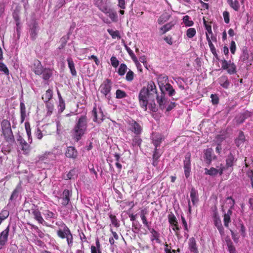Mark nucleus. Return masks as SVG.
I'll return each mask as SVG.
<instances>
[{
    "label": "nucleus",
    "mask_w": 253,
    "mask_h": 253,
    "mask_svg": "<svg viewBox=\"0 0 253 253\" xmlns=\"http://www.w3.org/2000/svg\"><path fill=\"white\" fill-rule=\"evenodd\" d=\"M207 40L208 42L209 45L210 46V49L211 51V52L215 55L216 54V49L212 44V42H211V40H210V37L209 35L207 33Z\"/></svg>",
    "instance_id": "de8ad7c7"
},
{
    "label": "nucleus",
    "mask_w": 253,
    "mask_h": 253,
    "mask_svg": "<svg viewBox=\"0 0 253 253\" xmlns=\"http://www.w3.org/2000/svg\"><path fill=\"white\" fill-rule=\"evenodd\" d=\"M110 61L111 65L114 68H116L118 66L119 64V61L116 57L112 56L110 59Z\"/></svg>",
    "instance_id": "052dcab7"
},
{
    "label": "nucleus",
    "mask_w": 253,
    "mask_h": 253,
    "mask_svg": "<svg viewBox=\"0 0 253 253\" xmlns=\"http://www.w3.org/2000/svg\"><path fill=\"white\" fill-rule=\"evenodd\" d=\"M9 215V211L7 210H2L0 213V219L2 221Z\"/></svg>",
    "instance_id": "13d9d810"
},
{
    "label": "nucleus",
    "mask_w": 253,
    "mask_h": 253,
    "mask_svg": "<svg viewBox=\"0 0 253 253\" xmlns=\"http://www.w3.org/2000/svg\"><path fill=\"white\" fill-rule=\"evenodd\" d=\"M32 70L38 75H40L43 72V68L39 60H35L31 67Z\"/></svg>",
    "instance_id": "9b49d317"
},
{
    "label": "nucleus",
    "mask_w": 253,
    "mask_h": 253,
    "mask_svg": "<svg viewBox=\"0 0 253 253\" xmlns=\"http://www.w3.org/2000/svg\"><path fill=\"white\" fill-rule=\"evenodd\" d=\"M52 91L50 89L46 90L45 93L42 96V99L44 102H49V101L52 98Z\"/></svg>",
    "instance_id": "c756f323"
},
{
    "label": "nucleus",
    "mask_w": 253,
    "mask_h": 253,
    "mask_svg": "<svg viewBox=\"0 0 253 253\" xmlns=\"http://www.w3.org/2000/svg\"><path fill=\"white\" fill-rule=\"evenodd\" d=\"M67 61L72 75L73 76H76L77 71L75 67V64L73 59L71 57H69L67 59Z\"/></svg>",
    "instance_id": "5701e85b"
},
{
    "label": "nucleus",
    "mask_w": 253,
    "mask_h": 253,
    "mask_svg": "<svg viewBox=\"0 0 253 253\" xmlns=\"http://www.w3.org/2000/svg\"><path fill=\"white\" fill-rule=\"evenodd\" d=\"M29 27L30 38L32 40H34L36 39L39 31L38 23L36 21L33 20Z\"/></svg>",
    "instance_id": "6e6552de"
},
{
    "label": "nucleus",
    "mask_w": 253,
    "mask_h": 253,
    "mask_svg": "<svg viewBox=\"0 0 253 253\" xmlns=\"http://www.w3.org/2000/svg\"><path fill=\"white\" fill-rule=\"evenodd\" d=\"M225 169V167L221 164L219 166H217L216 168H211L210 169H205V173L206 174H208L211 176H214L217 175L218 173L220 175H222L223 172Z\"/></svg>",
    "instance_id": "423d86ee"
},
{
    "label": "nucleus",
    "mask_w": 253,
    "mask_h": 253,
    "mask_svg": "<svg viewBox=\"0 0 253 253\" xmlns=\"http://www.w3.org/2000/svg\"><path fill=\"white\" fill-rule=\"evenodd\" d=\"M227 71L228 73L230 75L236 73V66L233 62H232V63L229 65V68L227 69Z\"/></svg>",
    "instance_id": "3c124183"
},
{
    "label": "nucleus",
    "mask_w": 253,
    "mask_h": 253,
    "mask_svg": "<svg viewBox=\"0 0 253 253\" xmlns=\"http://www.w3.org/2000/svg\"><path fill=\"white\" fill-rule=\"evenodd\" d=\"M127 123L129 130L136 134H139L141 132L142 127L136 121L133 120H129Z\"/></svg>",
    "instance_id": "39448f33"
},
{
    "label": "nucleus",
    "mask_w": 253,
    "mask_h": 253,
    "mask_svg": "<svg viewBox=\"0 0 253 253\" xmlns=\"http://www.w3.org/2000/svg\"><path fill=\"white\" fill-rule=\"evenodd\" d=\"M92 116L93 117V121L97 123H100L103 120L104 115L100 109L97 111L96 109L94 108L92 111Z\"/></svg>",
    "instance_id": "9d476101"
},
{
    "label": "nucleus",
    "mask_w": 253,
    "mask_h": 253,
    "mask_svg": "<svg viewBox=\"0 0 253 253\" xmlns=\"http://www.w3.org/2000/svg\"><path fill=\"white\" fill-rule=\"evenodd\" d=\"M223 221L224 226L228 228L229 223L231 222V217L229 216L228 215L224 214Z\"/></svg>",
    "instance_id": "bf43d9fd"
},
{
    "label": "nucleus",
    "mask_w": 253,
    "mask_h": 253,
    "mask_svg": "<svg viewBox=\"0 0 253 253\" xmlns=\"http://www.w3.org/2000/svg\"><path fill=\"white\" fill-rule=\"evenodd\" d=\"M175 24V21H171L165 24L160 29V32L161 34L163 35L167 32L169 31L172 28Z\"/></svg>",
    "instance_id": "aec40b11"
},
{
    "label": "nucleus",
    "mask_w": 253,
    "mask_h": 253,
    "mask_svg": "<svg viewBox=\"0 0 253 253\" xmlns=\"http://www.w3.org/2000/svg\"><path fill=\"white\" fill-rule=\"evenodd\" d=\"M205 158L206 160L207 163L208 164H210L212 160L216 158V156L213 154L212 149L209 148L205 150Z\"/></svg>",
    "instance_id": "dca6fc26"
},
{
    "label": "nucleus",
    "mask_w": 253,
    "mask_h": 253,
    "mask_svg": "<svg viewBox=\"0 0 253 253\" xmlns=\"http://www.w3.org/2000/svg\"><path fill=\"white\" fill-rule=\"evenodd\" d=\"M188 249L193 253H199L196 240L193 237L188 240Z\"/></svg>",
    "instance_id": "f3484780"
},
{
    "label": "nucleus",
    "mask_w": 253,
    "mask_h": 253,
    "mask_svg": "<svg viewBox=\"0 0 253 253\" xmlns=\"http://www.w3.org/2000/svg\"><path fill=\"white\" fill-rule=\"evenodd\" d=\"M59 102L58 110L60 112H62L65 108V104L63 99H60V101Z\"/></svg>",
    "instance_id": "69168bd1"
},
{
    "label": "nucleus",
    "mask_w": 253,
    "mask_h": 253,
    "mask_svg": "<svg viewBox=\"0 0 253 253\" xmlns=\"http://www.w3.org/2000/svg\"><path fill=\"white\" fill-rule=\"evenodd\" d=\"M65 155L68 158L76 159L78 156V152L75 147L70 146L67 147Z\"/></svg>",
    "instance_id": "a211bd4d"
},
{
    "label": "nucleus",
    "mask_w": 253,
    "mask_h": 253,
    "mask_svg": "<svg viewBox=\"0 0 253 253\" xmlns=\"http://www.w3.org/2000/svg\"><path fill=\"white\" fill-rule=\"evenodd\" d=\"M107 16L111 19L113 22H117L118 20V16L117 12L113 9L110 8L109 11L106 13Z\"/></svg>",
    "instance_id": "c85d7f7f"
},
{
    "label": "nucleus",
    "mask_w": 253,
    "mask_h": 253,
    "mask_svg": "<svg viewBox=\"0 0 253 253\" xmlns=\"http://www.w3.org/2000/svg\"><path fill=\"white\" fill-rule=\"evenodd\" d=\"M156 97L160 108L162 110L165 109L166 107L165 98L158 95L155 84L150 81L147 86L143 87L139 92L138 98L141 107L146 111L156 112L158 110L154 101Z\"/></svg>",
    "instance_id": "f257e3e1"
},
{
    "label": "nucleus",
    "mask_w": 253,
    "mask_h": 253,
    "mask_svg": "<svg viewBox=\"0 0 253 253\" xmlns=\"http://www.w3.org/2000/svg\"><path fill=\"white\" fill-rule=\"evenodd\" d=\"M196 34V31L194 28H190L186 31V35L189 38H193L194 36H195Z\"/></svg>",
    "instance_id": "09e8293b"
},
{
    "label": "nucleus",
    "mask_w": 253,
    "mask_h": 253,
    "mask_svg": "<svg viewBox=\"0 0 253 253\" xmlns=\"http://www.w3.org/2000/svg\"><path fill=\"white\" fill-rule=\"evenodd\" d=\"M234 157L231 154H230L229 155H228L226 160V167L227 168L232 167L234 162Z\"/></svg>",
    "instance_id": "a19ab883"
},
{
    "label": "nucleus",
    "mask_w": 253,
    "mask_h": 253,
    "mask_svg": "<svg viewBox=\"0 0 253 253\" xmlns=\"http://www.w3.org/2000/svg\"><path fill=\"white\" fill-rule=\"evenodd\" d=\"M168 220L170 224L172 229L175 231V235L178 236V232L180 228L178 226V221L176 217L172 213L169 214L168 215Z\"/></svg>",
    "instance_id": "0eeeda50"
},
{
    "label": "nucleus",
    "mask_w": 253,
    "mask_h": 253,
    "mask_svg": "<svg viewBox=\"0 0 253 253\" xmlns=\"http://www.w3.org/2000/svg\"><path fill=\"white\" fill-rule=\"evenodd\" d=\"M214 223L215 226L218 229L220 234L223 235L224 234V228L222 226L221 220L219 216L215 215L214 217Z\"/></svg>",
    "instance_id": "4be33fe9"
},
{
    "label": "nucleus",
    "mask_w": 253,
    "mask_h": 253,
    "mask_svg": "<svg viewBox=\"0 0 253 253\" xmlns=\"http://www.w3.org/2000/svg\"><path fill=\"white\" fill-rule=\"evenodd\" d=\"M203 21L205 27L207 30L206 34L207 33L209 36L210 35H211V39L212 40H215V37L213 36L211 26L207 24V22L205 19H203Z\"/></svg>",
    "instance_id": "4c0bfd02"
},
{
    "label": "nucleus",
    "mask_w": 253,
    "mask_h": 253,
    "mask_svg": "<svg viewBox=\"0 0 253 253\" xmlns=\"http://www.w3.org/2000/svg\"><path fill=\"white\" fill-rule=\"evenodd\" d=\"M127 94L126 92L121 89H117L116 92V98L117 99H122L126 97Z\"/></svg>",
    "instance_id": "79ce46f5"
},
{
    "label": "nucleus",
    "mask_w": 253,
    "mask_h": 253,
    "mask_svg": "<svg viewBox=\"0 0 253 253\" xmlns=\"http://www.w3.org/2000/svg\"><path fill=\"white\" fill-rule=\"evenodd\" d=\"M2 132L6 140L9 141L13 139V135L11 127L3 130Z\"/></svg>",
    "instance_id": "7c9ffc66"
},
{
    "label": "nucleus",
    "mask_w": 253,
    "mask_h": 253,
    "mask_svg": "<svg viewBox=\"0 0 253 253\" xmlns=\"http://www.w3.org/2000/svg\"><path fill=\"white\" fill-rule=\"evenodd\" d=\"M9 227L8 226L0 234V249L6 244L8 239Z\"/></svg>",
    "instance_id": "ddd939ff"
},
{
    "label": "nucleus",
    "mask_w": 253,
    "mask_h": 253,
    "mask_svg": "<svg viewBox=\"0 0 253 253\" xmlns=\"http://www.w3.org/2000/svg\"><path fill=\"white\" fill-rule=\"evenodd\" d=\"M57 236L62 239H66L69 248H71L73 244V236L70 229L62 222L57 231Z\"/></svg>",
    "instance_id": "7ed1b4c3"
},
{
    "label": "nucleus",
    "mask_w": 253,
    "mask_h": 253,
    "mask_svg": "<svg viewBox=\"0 0 253 253\" xmlns=\"http://www.w3.org/2000/svg\"><path fill=\"white\" fill-rule=\"evenodd\" d=\"M32 213L34 215V218L39 223L43 224L44 220L42 216L41 213L38 209L33 208L31 209Z\"/></svg>",
    "instance_id": "2eb2a0df"
},
{
    "label": "nucleus",
    "mask_w": 253,
    "mask_h": 253,
    "mask_svg": "<svg viewBox=\"0 0 253 253\" xmlns=\"http://www.w3.org/2000/svg\"><path fill=\"white\" fill-rule=\"evenodd\" d=\"M184 169L185 175L188 178L191 171L190 155L189 154H186L184 160Z\"/></svg>",
    "instance_id": "1a4fd4ad"
},
{
    "label": "nucleus",
    "mask_w": 253,
    "mask_h": 253,
    "mask_svg": "<svg viewBox=\"0 0 253 253\" xmlns=\"http://www.w3.org/2000/svg\"><path fill=\"white\" fill-rule=\"evenodd\" d=\"M55 156L52 153H46L43 154L40 158V161L44 162V163H48L50 161L54 160Z\"/></svg>",
    "instance_id": "412c9836"
},
{
    "label": "nucleus",
    "mask_w": 253,
    "mask_h": 253,
    "mask_svg": "<svg viewBox=\"0 0 253 253\" xmlns=\"http://www.w3.org/2000/svg\"><path fill=\"white\" fill-rule=\"evenodd\" d=\"M0 71L3 72L5 74H9V70L6 65L3 63L0 62Z\"/></svg>",
    "instance_id": "680f3d73"
},
{
    "label": "nucleus",
    "mask_w": 253,
    "mask_h": 253,
    "mask_svg": "<svg viewBox=\"0 0 253 253\" xmlns=\"http://www.w3.org/2000/svg\"><path fill=\"white\" fill-rule=\"evenodd\" d=\"M127 67L126 65L125 64L122 63L120 65L118 71V73L120 76H123L125 74L127 71Z\"/></svg>",
    "instance_id": "58836bf2"
},
{
    "label": "nucleus",
    "mask_w": 253,
    "mask_h": 253,
    "mask_svg": "<svg viewBox=\"0 0 253 253\" xmlns=\"http://www.w3.org/2000/svg\"><path fill=\"white\" fill-rule=\"evenodd\" d=\"M222 68L226 71L229 68V65L232 63V62L230 60L229 61H226L225 59H222L221 61Z\"/></svg>",
    "instance_id": "864d4df0"
},
{
    "label": "nucleus",
    "mask_w": 253,
    "mask_h": 253,
    "mask_svg": "<svg viewBox=\"0 0 253 253\" xmlns=\"http://www.w3.org/2000/svg\"><path fill=\"white\" fill-rule=\"evenodd\" d=\"M25 129L27 132V136L28 137V141L30 143H31L32 141L31 132V128L29 124L26 123L25 124Z\"/></svg>",
    "instance_id": "49530a36"
},
{
    "label": "nucleus",
    "mask_w": 253,
    "mask_h": 253,
    "mask_svg": "<svg viewBox=\"0 0 253 253\" xmlns=\"http://www.w3.org/2000/svg\"><path fill=\"white\" fill-rule=\"evenodd\" d=\"M71 195V192L69 190L65 189L64 190L61 198V204L63 206H66L68 204L70 200Z\"/></svg>",
    "instance_id": "4468645a"
},
{
    "label": "nucleus",
    "mask_w": 253,
    "mask_h": 253,
    "mask_svg": "<svg viewBox=\"0 0 253 253\" xmlns=\"http://www.w3.org/2000/svg\"><path fill=\"white\" fill-rule=\"evenodd\" d=\"M42 74L43 80H48L51 77L52 73L50 69L45 68L43 69Z\"/></svg>",
    "instance_id": "f704fd0d"
},
{
    "label": "nucleus",
    "mask_w": 253,
    "mask_h": 253,
    "mask_svg": "<svg viewBox=\"0 0 253 253\" xmlns=\"http://www.w3.org/2000/svg\"><path fill=\"white\" fill-rule=\"evenodd\" d=\"M141 142V139L138 136H135L132 139V144L134 146H139Z\"/></svg>",
    "instance_id": "e2e57ef3"
},
{
    "label": "nucleus",
    "mask_w": 253,
    "mask_h": 253,
    "mask_svg": "<svg viewBox=\"0 0 253 253\" xmlns=\"http://www.w3.org/2000/svg\"><path fill=\"white\" fill-rule=\"evenodd\" d=\"M88 119L86 115H81L76 120L75 126L71 130L73 139L76 142L81 139L86 133Z\"/></svg>",
    "instance_id": "f03ea898"
},
{
    "label": "nucleus",
    "mask_w": 253,
    "mask_h": 253,
    "mask_svg": "<svg viewBox=\"0 0 253 253\" xmlns=\"http://www.w3.org/2000/svg\"><path fill=\"white\" fill-rule=\"evenodd\" d=\"M190 197L193 205L196 204L198 199L197 196V192L194 189H192L190 192Z\"/></svg>",
    "instance_id": "c9c22d12"
},
{
    "label": "nucleus",
    "mask_w": 253,
    "mask_h": 253,
    "mask_svg": "<svg viewBox=\"0 0 253 253\" xmlns=\"http://www.w3.org/2000/svg\"><path fill=\"white\" fill-rule=\"evenodd\" d=\"M190 17L186 15L183 18V22L187 27L192 26L194 24L193 21L190 20Z\"/></svg>",
    "instance_id": "c03bdc74"
},
{
    "label": "nucleus",
    "mask_w": 253,
    "mask_h": 253,
    "mask_svg": "<svg viewBox=\"0 0 253 253\" xmlns=\"http://www.w3.org/2000/svg\"><path fill=\"white\" fill-rule=\"evenodd\" d=\"M161 90L163 92L165 91H167L169 95L170 96L174 95L175 93V90L169 84L166 85L164 88L161 89Z\"/></svg>",
    "instance_id": "cd10ccee"
},
{
    "label": "nucleus",
    "mask_w": 253,
    "mask_h": 253,
    "mask_svg": "<svg viewBox=\"0 0 253 253\" xmlns=\"http://www.w3.org/2000/svg\"><path fill=\"white\" fill-rule=\"evenodd\" d=\"M227 201L228 202V203L230 204V208L226 213L225 212L224 210L223 209L222 210V211L223 212H224V214L228 215L229 216L231 217V215L232 214V209L234 207L235 201L231 197H228L227 198Z\"/></svg>",
    "instance_id": "a878e982"
},
{
    "label": "nucleus",
    "mask_w": 253,
    "mask_h": 253,
    "mask_svg": "<svg viewBox=\"0 0 253 253\" xmlns=\"http://www.w3.org/2000/svg\"><path fill=\"white\" fill-rule=\"evenodd\" d=\"M1 126L2 131L5 129H7L11 127L10 122L6 120H3L2 121Z\"/></svg>",
    "instance_id": "603ef678"
},
{
    "label": "nucleus",
    "mask_w": 253,
    "mask_h": 253,
    "mask_svg": "<svg viewBox=\"0 0 253 253\" xmlns=\"http://www.w3.org/2000/svg\"><path fill=\"white\" fill-rule=\"evenodd\" d=\"M218 82L220 85L224 88H228L230 84V82L227 77L225 76L220 77L218 79Z\"/></svg>",
    "instance_id": "b1692460"
},
{
    "label": "nucleus",
    "mask_w": 253,
    "mask_h": 253,
    "mask_svg": "<svg viewBox=\"0 0 253 253\" xmlns=\"http://www.w3.org/2000/svg\"><path fill=\"white\" fill-rule=\"evenodd\" d=\"M21 122L23 123L26 117V107L24 103H20Z\"/></svg>",
    "instance_id": "e433bc0d"
},
{
    "label": "nucleus",
    "mask_w": 253,
    "mask_h": 253,
    "mask_svg": "<svg viewBox=\"0 0 253 253\" xmlns=\"http://www.w3.org/2000/svg\"><path fill=\"white\" fill-rule=\"evenodd\" d=\"M134 78V73L130 70H129L126 73V79L128 82H131Z\"/></svg>",
    "instance_id": "6e6d98bb"
},
{
    "label": "nucleus",
    "mask_w": 253,
    "mask_h": 253,
    "mask_svg": "<svg viewBox=\"0 0 253 253\" xmlns=\"http://www.w3.org/2000/svg\"><path fill=\"white\" fill-rule=\"evenodd\" d=\"M149 231L152 234L151 240H155L158 243H160L159 233L153 228H149Z\"/></svg>",
    "instance_id": "473e14b6"
},
{
    "label": "nucleus",
    "mask_w": 253,
    "mask_h": 253,
    "mask_svg": "<svg viewBox=\"0 0 253 253\" xmlns=\"http://www.w3.org/2000/svg\"><path fill=\"white\" fill-rule=\"evenodd\" d=\"M216 142L218 143L215 149V151L217 153L220 154L222 149L221 146L219 144L223 140V138L221 137L220 136H217L216 137Z\"/></svg>",
    "instance_id": "37998d69"
},
{
    "label": "nucleus",
    "mask_w": 253,
    "mask_h": 253,
    "mask_svg": "<svg viewBox=\"0 0 253 253\" xmlns=\"http://www.w3.org/2000/svg\"><path fill=\"white\" fill-rule=\"evenodd\" d=\"M170 15L167 12L163 13L158 19L157 22L159 25H162L168 21Z\"/></svg>",
    "instance_id": "393cba45"
},
{
    "label": "nucleus",
    "mask_w": 253,
    "mask_h": 253,
    "mask_svg": "<svg viewBox=\"0 0 253 253\" xmlns=\"http://www.w3.org/2000/svg\"><path fill=\"white\" fill-rule=\"evenodd\" d=\"M17 141L19 143L23 153L24 154L28 153L29 152L30 146L27 142L20 135L17 137Z\"/></svg>",
    "instance_id": "f8f14e48"
},
{
    "label": "nucleus",
    "mask_w": 253,
    "mask_h": 253,
    "mask_svg": "<svg viewBox=\"0 0 253 253\" xmlns=\"http://www.w3.org/2000/svg\"><path fill=\"white\" fill-rule=\"evenodd\" d=\"M147 213V211L146 210H142L140 211V217L142 220L143 224L147 227H149V224L147 220L146 214Z\"/></svg>",
    "instance_id": "72a5a7b5"
},
{
    "label": "nucleus",
    "mask_w": 253,
    "mask_h": 253,
    "mask_svg": "<svg viewBox=\"0 0 253 253\" xmlns=\"http://www.w3.org/2000/svg\"><path fill=\"white\" fill-rule=\"evenodd\" d=\"M223 16L224 18V22L228 24L229 23L230 19H229V13L228 11H225L223 12Z\"/></svg>",
    "instance_id": "0e129e2a"
},
{
    "label": "nucleus",
    "mask_w": 253,
    "mask_h": 253,
    "mask_svg": "<svg viewBox=\"0 0 253 253\" xmlns=\"http://www.w3.org/2000/svg\"><path fill=\"white\" fill-rule=\"evenodd\" d=\"M245 141V136L242 131H240L238 137L235 140V143L238 147H240L243 144Z\"/></svg>",
    "instance_id": "bb28decb"
},
{
    "label": "nucleus",
    "mask_w": 253,
    "mask_h": 253,
    "mask_svg": "<svg viewBox=\"0 0 253 253\" xmlns=\"http://www.w3.org/2000/svg\"><path fill=\"white\" fill-rule=\"evenodd\" d=\"M43 214L46 219L56 218L55 214L49 210H45L43 212Z\"/></svg>",
    "instance_id": "a18cd8bd"
},
{
    "label": "nucleus",
    "mask_w": 253,
    "mask_h": 253,
    "mask_svg": "<svg viewBox=\"0 0 253 253\" xmlns=\"http://www.w3.org/2000/svg\"><path fill=\"white\" fill-rule=\"evenodd\" d=\"M107 32L111 36L113 39H116V38H120L119 32L117 30L114 31L112 29H108Z\"/></svg>",
    "instance_id": "8fccbe9b"
},
{
    "label": "nucleus",
    "mask_w": 253,
    "mask_h": 253,
    "mask_svg": "<svg viewBox=\"0 0 253 253\" xmlns=\"http://www.w3.org/2000/svg\"><path fill=\"white\" fill-rule=\"evenodd\" d=\"M77 177V170L75 169L71 170L66 175V179H75Z\"/></svg>",
    "instance_id": "ea45409f"
},
{
    "label": "nucleus",
    "mask_w": 253,
    "mask_h": 253,
    "mask_svg": "<svg viewBox=\"0 0 253 253\" xmlns=\"http://www.w3.org/2000/svg\"><path fill=\"white\" fill-rule=\"evenodd\" d=\"M91 253H101V249H98L95 246H91L90 248Z\"/></svg>",
    "instance_id": "774afa93"
},
{
    "label": "nucleus",
    "mask_w": 253,
    "mask_h": 253,
    "mask_svg": "<svg viewBox=\"0 0 253 253\" xmlns=\"http://www.w3.org/2000/svg\"><path fill=\"white\" fill-rule=\"evenodd\" d=\"M112 86V82L109 79H106L101 84L99 87L101 93L108 99H110L111 97V90Z\"/></svg>",
    "instance_id": "20e7f679"
},
{
    "label": "nucleus",
    "mask_w": 253,
    "mask_h": 253,
    "mask_svg": "<svg viewBox=\"0 0 253 253\" xmlns=\"http://www.w3.org/2000/svg\"><path fill=\"white\" fill-rule=\"evenodd\" d=\"M230 49L231 53L234 54L236 49V46L235 42L234 41L231 42Z\"/></svg>",
    "instance_id": "338daca9"
},
{
    "label": "nucleus",
    "mask_w": 253,
    "mask_h": 253,
    "mask_svg": "<svg viewBox=\"0 0 253 253\" xmlns=\"http://www.w3.org/2000/svg\"><path fill=\"white\" fill-rule=\"evenodd\" d=\"M168 77L167 76L161 75L158 77V83L160 89L164 88L166 85L168 84Z\"/></svg>",
    "instance_id": "6ab92c4d"
},
{
    "label": "nucleus",
    "mask_w": 253,
    "mask_h": 253,
    "mask_svg": "<svg viewBox=\"0 0 253 253\" xmlns=\"http://www.w3.org/2000/svg\"><path fill=\"white\" fill-rule=\"evenodd\" d=\"M227 1L230 6L235 11H237L239 10L240 5L237 0H228Z\"/></svg>",
    "instance_id": "2f4dec72"
},
{
    "label": "nucleus",
    "mask_w": 253,
    "mask_h": 253,
    "mask_svg": "<svg viewBox=\"0 0 253 253\" xmlns=\"http://www.w3.org/2000/svg\"><path fill=\"white\" fill-rule=\"evenodd\" d=\"M109 217L111 220L112 224L114 225L115 227H118L120 226V224L119 223V222L116 216L113 215L112 214H110Z\"/></svg>",
    "instance_id": "4d7b16f0"
},
{
    "label": "nucleus",
    "mask_w": 253,
    "mask_h": 253,
    "mask_svg": "<svg viewBox=\"0 0 253 253\" xmlns=\"http://www.w3.org/2000/svg\"><path fill=\"white\" fill-rule=\"evenodd\" d=\"M46 103V107L47 108V114L50 115L53 112L54 109L53 105L49 102H45Z\"/></svg>",
    "instance_id": "5fc2aeb1"
}]
</instances>
